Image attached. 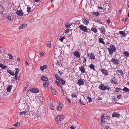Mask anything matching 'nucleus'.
I'll list each match as a JSON object with an SVG mask.
<instances>
[{
    "mask_svg": "<svg viewBox=\"0 0 129 129\" xmlns=\"http://www.w3.org/2000/svg\"><path fill=\"white\" fill-rule=\"evenodd\" d=\"M79 27L80 29L84 32L87 31V27L82 25H81L79 26Z\"/></svg>",
    "mask_w": 129,
    "mask_h": 129,
    "instance_id": "f257e3e1",
    "label": "nucleus"
},
{
    "mask_svg": "<svg viewBox=\"0 0 129 129\" xmlns=\"http://www.w3.org/2000/svg\"><path fill=\"white\" fill-rule=\"evenodd\" d=\"M64 118L63 115L57 116L55 118V120L56 121H60L63 120Z\"/></svg>",
    "mask_w": 129,
    "mask_h": 129,
    "instance_id": "f03ea898",
    "label": "nucleus"
},
{
    "mask_svg": "<svg viewBox=\"0 0 129 129\" xmlns=\"http://www.w3.org/2000/svg\"><path fill=\"white\" fill-rule=\"evenodd\" d=\"M16 14L19 16H22L23 14V12L22 10H17Z\"/></svg>",
    "mask_w": 129,
    "mask_h": 129,
    "instance_id": "7ed1b4c3",
    "label": "nucleus"
},
{
    "mask_svg": "<svg viewBox=\"0 0 129 129\" xmlns=\"http://www.w3.org/2000/svg\"><path fill=\"white\" fill-rule=\"evenodd\" d=\"M106 85L102 84H100L99 87V88L101 90H104L106 89Z\"/></svg>",
    "mask_w": 129,
    "mask_h": 129,
    "instance_id": "20e7f679",
    "label": "nucleus"
},
{
    "mask_svg": "<svg viewBox=\"0 0 129 129\" xmlns=\"http://www.w3.org/2000/svg\"><path fill=\"white\" fill-rule=\"evenodd\" d=\"M111 62L114 64L117 65L119 64L118 62V59L114 58H112L111 60Z\"/></svg>",
    "mask_w": 129,
    "mask_h": 129,
    "instance_id": "39448f33",
    "label": "nucleus"
},
{
    "mask_svg": "<svg viewBox=\"0 0 129 129\" xmlns=\"http://www.w3.org/2000/svg\"><path fill=\"white\" fill-rule=\"evenodd\" d=\"M104 114H103L101 116V123L102 124H104V123L106 119V118L105 117H104Z\"/></svg>",
    "mask_w": 129,
    "mask_h": 129,
    "instance_id": "423d86ee",
    "label": "nucleus"
},
{
    "mask_svg": "<svg viewBox=\"0 0 129 129\" xmlns=\"http://www.w3.org/2000/svg\"><path fill=\"white\" fill-rule=\"evenodd\" d=\"M77 84L79 85H83L84 84V81L82 79H79L78 81Z\"/></svg>",
    "mask_w": 129,
    "mask_h": 129,
    "instance_id": "0eeeda50",
    "label": "nucleus"
},
{
    "mask_svg": "<svg viewBox=\"0 0 129 129\" xmlns=\"http://www.w3.org/2000/svg\"><path fill=\"white\" fill-rule=\"evenodd\" d=\"M112 116L113 117H116L118 118L119 117L120 115L118 113L115 112L113 114H112Z\"/></svg>",
    "mask_w": 129,
    "mask_h": 129,
    "instance_id": "6e6552de",
    "label": "nucleus"
},
{
    "mask_svg": "<svg viewBox=\"0 0 129 129\" xmlns=\"http://www.w3.org/2000/svg\"><path fill=\"white\" fill-rule=\"evenodd\" d=\"M78 127H79V126L78 123H77L75 125L71 126L70 127V128L71 129H75L76 128Z\"/></svg>",
    "mask_w": 129,
    "mask_h": 129,
    "instance_id": "1a4fd4ad",
    "label": "nucleus"
},
{
    "mask_svg": "<svg viewBox=\"0 0 129 129\" xmlns=\"http://www.w3.org/2000/svg\"><path fill=\"white\" fill-rule=\"evenodd\" d=\"M101 71L102 73L105 75H108V73L107 71L104 69H102Z\"/></svg>",
    "mask_w": 129,
    "mask_h": 129,
    "instance_id": "9d476101",
    "label": "nucleus"
},
{
    "mask_svg": "<svg viewBox=\"0 0 129 129\" xmlns=\"http://www.w3.org/2000/svg\"><path fill=\"white\" fill-rule=\"evenodd\" d=\"M49 83V82L48 80L44 81L43 82V86L44 87H47Z\"/></svg>",
    "mask_w": 129,
    "mask_h": 129,
    "instance_id": "9b49d317",
    "label": "nucleus"
},
{
    "mask_svg": "<svg viewBox=\"0 0 129 129\" xmlns=\"http://www.w3.org/2000/svg\"><path fill=\"white\" fill-rule=\"evenodd\" d=\"M111 82L114 84H116L117 83V80L115 77H113L111 79Z\"/></svg>",
    "mask_w": 129,
    "mask_h": 129,
    "instance_id": "f8f14e48",
    "label": "nucleus"
},
{
    "mask_svg": "<svg viewBox=\"0 0 129 129\" xmlns=\"http://www.w3.org/2000/svg\"><path fill=\"white\" fill-rule=\"evenodd\" d=\"M75 56L79 58L80 56V53L78 51H76L74 53Z\"/></svg>",
    "mask_w": 129,
    "mask_h": 129,
    "instance_id": "ddd939ff",
    "label": "nucleus"
},
{
    "mask_svg": "<svg viewBox=\"0 0 129 129\" xmlns=\"http://www.w3.org/2000/svg\"><path fill=\"white\" fill-rule=\"evenodd\" d=\"M116 72L120 76H122L123 74V73L121 70H117L116 71Z\"/></svg>",
    "mask_w": 129,
    "mask_h": 129,
    "instance_id": "4468645a",
    "label": "nucleus"
},
{
    "mask_svg": "<svg viewBox=\"0 0 129 129\" xmlns=\"http://www.w3.org/2000/svg\"><path fill=\"white\" fill-rule=\"evenodd\" d=\"M88 56H89L90 58L92 59H94L95 58L94 54L92 53H91L90 55L88 54Z\"/></svg>",
    "mask_w": 129,
    "mask_h": 129,
    "instance_id": "2eb2a0df",
    "label": "nucleus"
},
{
    "mask_svg": "<svg viewBox=\"0 0 129 129\" xmlns=\"http://www.w3.org/2000/svg\"><path fill=\"white\" fill-rule=\"evenodd\" d=\"M99 29L101 31V32L103 33V34H105V29L104 27L103 26H102Z\"/></svg>",
    "mask_w": 129,
    "mask_h": 129,
    "instance_id": "dca6fc26",
    "label": "nucleus"
},
{
    "mask_svg": "<svg viewBox=\"0 0 129 129\" xmlns=\"http://www.w3.org/2000/svg\"><path fill=\"white\" fill-rule=\"evenodd\" d=\"M30 91L34 93H38L39 90L35 88H31L30 89Z\"/></svg>",
    "mask_w": 129,
    "mask_h": 129,
    "instance_id": "f3484780",
    "label": "nucleus"
},
{
    "mask_svg": "<svg viewBox=\"0 0 129 129\" xmlns=\"http://www.w3.org/2000/svg\"><path fill=\"white\" fill-rule=\"evenodd\" d=\"M6 18L8 20L11 21L13 19V17H11V16H10V15H8L6 16Z\"/></svg>",
    "mask_w": 129,
    "mask_h": 129,
    "instance_id": "a211bd4d",
    "label": "nucleus"
},
{
    "mask_svg": "<svg viewBox=\"0 0 129 129\" xmlns=\"http://www.w3.org/2000/svg\"><path fill=\"white\" fill-rule=\"evenodd\" d=\"M41 80L44 81L48 80L47 78L45 77L44 76H42L41 77Z\"/></svg>",
    "mask_w": 129,
    "mask_h": 129,
    "instance_id": "6ab92c4d",
    "label": "nucleus"
},
{
    "mask_svg": "<svg viewBox=\"0 0 129 129\" xmlns=\"http://www.w3.org/2000/svg\"><path fill=\"white\" fill-rule=\"evenodd\" d=\"M55 83L59 87H60L61 88L62 90L63 91V93L64 94V91H63V90L62 89V87L60 85V84L59 83V82L57 81H55Z\"/></svg>",
    "mask_w": 129,
    "mask_h": 129,
    "instance_id": "aec40b11",
    "label": "nucleus"
},
{
    "mask_svg": "<svg viewBox=\"0 0 129 129\" xmlns=\"http://www.w3.org/2000/svg\"><path fill=\"white\" fill-rule=\"evenodd\" d=\"M83 21L84 23L86 25L88 24L89 23V20L87 19H83Z\"/></svg>",
    "mask_w": 129,
    "mask_h": 129,
    "instance_id": "412c9836",
    "label": "nucleus"
},
{
    "mask_svg": "<svg viewBox=\"0 0 129 129\" xmlns=\"http://www.w3.org/2000/svg\"><path fill=\"white\" fill-rule=\"evenodd\" d=\"M80 70L82 73H84L85 72V69L83 67L81 66L79 68Z\"/></svg>",
    "mask_w": 129,
    "mask_h": 129,
    "instance_id": "4be33fe9",
    "label": "nucleus"
},
{
    "mask_svg": "<svg viewBox=\"0 0 129 129\" xmlns=\"http://www.w3.org/2000/svg\"><path fill=\"white\" fill-rule=\"evenodd\" d=\"M12 86L11 85H8L7 88V91L8 92H10L12 89Z\"/></svg>",
    "mask_w": 129,
    "mask_h": 129,
    "instance_id": "5701e85b",
    "label": "nucleus"
},
{
    "mask_svg": "<svg viewBox=\"0 0 129 129\" xmlns=\"http://www.w3.org/2000/svg\"><path fill=\"white\" fill-rule=\"evenodd\" d=\"M47 67V66L46 65H44L43 66H40V69L42 71H43L44 69H46Z\"/></svg>",
    "mask_w": 129,
    "mask_h": 129,
    "instance_id": "b1692460",
    "label": "nucleus"
},
{
    "mask_svg": "<svg viewBox=\"0 0 129 129\" xmlns=\"http://www.w3.org/2000/svg\"><path fill=\"white\" fill-rule=\"evenodd\" d=\"M59 82L62 85H63L65 84V82L62 79H60L59 80Z\"/></svg>",
    "mask_w": 129,
    "mask_h": 129,
    "instance_id": "393cba45",
    "label": "nucleus"
},
{
    "mask_svg": "<svg viewBox=\"0 0 129 129\" xmlns=\"http://www.w3.org/2000/svg\"><path fill=\"white\" fill-rule=\"evenodd\" d=\"M27 26L26 24H23L20 27L19 29H21L23 28H24Z\"/></svg>",
    "mask_w": 129,
    "mask_h": 129,
    "instance_id": "a878e982",
    "label": "nucleus"
},
{
    "mask_svg": "<svg viewBox=\"0 0 129 129\" xmlns=\"http://www.w3.org/2000/svg\"><path fill=\"white\" fill-rule=\"evenodd\" d=\"M71 24L72 23H71L69 22H67V24L65 26L67 28H68L71 26Z\"/></svg>",
    "mask_w": 129,
    "mask_h": 129,
    "instance_id": "bb28decb",
    "label": "nucleus"
},
{
    "mask_svg": "<svg viewBox=\"0 0 129 129\" xmlns=\"http://www.w3.org/2000/svg\"><path fill=\"white\" fill-rule=\"evenodd\" d=\"M110 47H111V49H112V50L114 52L116 50V49L114 45H112L111 46H110Z\"/></svg>",
    "mask_w": 129,
    "mask_h": 129,
    "instance_id": "cd10ccee",
    "label": "nucleus"
},
{
    "mask_svg": "<svg viewBox=\"0 0 129 129\" xmlns=\"http://www.w3.org/2000/svg\"><path fill=\"white\" fill-rule=\"evenodd\" d=\"M62 107V104L60 103L58 107L57 108V110L59 111H60Z\"/></svg>",
    "mask_w": 129,
    "mask_h": 129,
    "instance_id": "c85d7f7f",
    "label": "nucleus"
},
{
    "mask_svg": "<svg viewBox=\"0 0 129 129\" xmlns=\"http://www.w3.org/2000/svg\"><path fill=\"white\" fill-rule=\"evenodd\" d=\"M8 72L9 73V74L11 75L14 76L15 74L14 72H12L10 70H7Z\"/></svg>",
    "mask_w": 129,
    "mask_h": 129,
    "instance_id": "c756f323",
    "label": "nucleus"
},
{
    "mask_svg": "<svg viewBox=\"0 0 129 129\" xmlns=\"http://www.w3.org/2000/svg\"><path fill=\"white\" fill-rule=\"evenodd\" d=\"M0 67L3 69H5L6 68H7V66H5L3 64L1 63H0Z\"/></svg>",
    "mask_w": 129,
    "mask_h": 129,
    "instance_id": "7c9ffc66",
    "label": "nucleus"
},
{
    "mask_svg": "<svg viewBox=\"0 0 129 129\" xmlns=\"http://www.w3.org/2000/svg\"><path fill=\"white\" fill-rule=\"evenodd\" d=\"M91 30L94 32V33H96L97 32V29L95 27H92L91 29Z\"/></svg>",
    "mask_w": 129,
    "mask_h": 129,
    "instance_id": "2f4dec72",
    "label": "nucleus"
},
{
    "mask_svg": "<svg viewBox=\"0 0 129 129\" xmlns=\"http://www.w3.org/2000/svg\"><path fill=\"white\" fill-rule=\"evenodd\" d=\"M16 71L15 72V75H17L19 73L20 70L18 68H16Z\"/></svg>",
    "mask_w": 129,
    "mask_h": 129,
    "instance_id": "473e14b6",
    "label": "nucleus"
},
{
    "mask_svg": "<svg viewBox=\"0 0 129 129\" xmlns=\"http://www.w3.org/2000/svg\"><path fill=\"white\" fill-rule=\"evenodd\" d=\"M89 67L90 68L93 70H95L94 67L95 66L93 64H91L89 66Z\"/></svg>",
    "mask_w": 129,
    "mask_h": 129,
    "instance_id": "72a5a7b5",
    "label": "nucleus"
},
{
    "mask_svg": "<svg viewBox=\"0 0 129 129\" xmlns=\"http://www.w3.org/2000/svg\"><path fill=\"white\" fill-rule=\"evenodd\" d=\"M80 59L82 60V62L83 63H85L86 60L85 57L83 56H82L81 57Z\"/></svg>",
    "mask_w": 129,
    "mask_h": 129,
    "instance_id": "f704fd0d",
    "label": "nucleus"
},
{
    "mask_svg": "<svg viewBox=\"0 0 129 129\" xmlns=\"http://www.w3.org/2000/svg\"><path fill=\"white\" fill-rule=\"evenodd\" d=\"M26 112L25 111H23L20 112L19 114V115L21 116L23 115H25L26 114Z\"/></svg>",
    "mask_w": 129,
    "mask_h": 129,
    "instance_id": "c9c22d12",
    "label": "nucleus"
},
{
    "mask_svg": "<svg viewBox=\"0 0 129 129\" xmlns=\"http://www.w3.org/2000/svg\"><path fill=\"white\" fill-rule=\"evenodd\" d=\"M124 91L127 92L129 91V89L126 87H124L123 89Z\"/></svg>",
    "mask_w": 129,
    "mask_h": 129,
    "instance_id": "e433bc0d",
    "label": "nucleus"
},
{
    "mask_svg": "<svg viewBox=\"0 0 129 129\" xmlns=\"http://www.w3.org/2000/svg\"><path fill=\"white\" fill-rule=\"evenodd\" d=\"M99 42L101 43H103L104 44H105V43L103 40V39L102 38H100L99 40Z\"/></svg>",
    "mask_w": 129,
    "mask_h": 129,
    "instance_id": "4c0bfd02",
    "label": "nucleus"
},
{
    "mask_svg": "<svg viewBox=\"0 0 129 129\" xmlns=\"http://www.w3.org/2000/svg\"><path fill=\"white\" fill-rule=\"evenodd\" d=\"M108 51L110 54L112 55L113 54V51L110 48H108Z\"/></svg>",
    "mask_w": 129,
    "mask_h": 129,
    "instance_id": "58836bf2",
    "label": "nucleus"
},
{
    "mask_svg": "<svg viewBox=\"0 0 129 129\" xmlns=\"http://www.w3.org/2000/svg\"><path fill=\"white\" fill-rule=\"evenodd\" d=\"M51 92L54 95H55L56 94V91L53 89H51Z\"/></svg>",
    "mask_w": 129,
    "mask_h": 129,
    "instance_id": "ea45409f",
    "label": "nucleus"
},
{
    "mask_svg": "<svg viewBox=\"0 0 129 129\" xmlns=\"http://www.w3.org/2000/svg\"><path fill=\"white\" fill-rule=\"evenodd\" d=\"M124 54L125 56H126V57H127L128 56H129V53H128V51H125L124 53Z\"/></svg>",
    "mask_w": 129,
    "mask_h": 129,
    "instance_id": "a19ab883",
    "label": "nucleus"
},
{
    "mask_svg": "<svg viewBox=\"0 0 129 129\" xmlns=\"http://www.w3.org/2000/svg\"><path fill=\"white\" fill-rule=\"evenodd\" d=\"M87 99L88 100V101L89 102H91L92 101V99L89 96H87Z\"/></svg>",
    "mask_w": 129,
    "mask_h": 129,
    "instance_id": "79ce46f5",
    "label": "nucleus"
},
{
    "mask_svg": "<svg viewBox=\"0 0 129 129\" xmlns=\"http://www.w3.org/2000/svg\"><path fill=\"white\" fill-rule=\"evenodd\" d=\"M65 39V38L61 36L60 37V39L59 40L61 41V42H62L63 41V40Z\"/></svg>",
    "mask_w": 129,
    "mask_h": 129,
    "instance_id": "37998d69",
    "label": "nucleus"
},
{
    "mask_svg": "<svg viewBox=\"0 0 129 129\" xmlns=\"http://www.w3.org/2000/svg\"><path fill=\"white\" fill-rule=\"evenodd\" d=\"M51 44V42H50V41H48L47 43V46L48 47H50V46Z\"/></svg>",
    "mask_w": 129,
    "mask_h": 129,
    "instance_id": "c03bdc74",
    "label": "nucleus"
},
{
    "mask_svg": "<svg viewBox=\"0 0 129 129\" xmlns=\"http://www.w3.org/2000/svg\"><path fill=\"white\" fill-rule=\"evenodd\" d=\"M20 125V123L19 122H17V124H14V126H16L17 127H19Z\"/></svg>",
    "mask_w": 129,
    "mask_h": 129,
    "instance_id": "a18cd8bd",
    "label": "nucleus"
},
{
    "mask_svg": "<svg viewBox=\"0 0 129 129\" xmlns=\"http://www.w3.org/2000/svg\"><path fill=\"white\" fill-rule=\"evenodd\" d=\"M31 10L30 7H28L27 8V11L28 13L30 12Z\"/></svg>",
    "mask_w": 129,
    "mask_h": 129,
    "instance_id": "49530a36",
    "label": "nucleus"
},
{
    "mask_svg": "<svg viewBox=\"0 0 129 129\" xmlns=\"http://www.w3.org/2000/svg\"><path fill=\"white\" fill-rule=\"evenodd\" d=\"M50 108L51 110H53L54 109V107L52 103L51 104L50 106Z\"/></svg>",
    "mask_w": 129,
    "mask_h": 129,
    "instance_id": "de8ad7c7",
    "label": "nucleus"
},
{
    "mask_svg": "<svg viewBox=\"0 0 129 129\" xmlns=\"http://www.w3.org/2000/svg\"><path fill=\"white\" fill-rule=\"evenodd\" d=\"M55 77L57 80H58V81L60 80L59 79L60 78V77L57 74L56 75Z\"/></svg>",
    "mask_w": 129,
    "mask_h": 129,
    "instance_id": "09e8293b",
    "label": "nucleus"
},
{
    "mask_svg": "<svg viewBox=\"0 0 129 129\" xmlns=\"http://www.w3.org/2000/svg\"><path fill=\"white\" fill-rule=\"evenodd\" d=\"M121 90V89L120 88H117L116 89V91L117 92H119Z\"/></svg>",
    "mask_w": 129,
    "mask_h": 129,
    "instance_id": "8fccbe9b",
    "label": "nucleus"
},
{
    "mask_svg": "<svg viewBox=\"0 0 129 129\" xmlns=\"http://www.w3.org/2000/svg\"><path fill=\"white\" fill-rule=\"evenodd\" d=\"M8 56L9 58L10 59H12L13 57V56L11 54H8Z\"/></svg>",
    "mask_w": 129,
    "mask_h": 129,
    "instance_id": "3c124183",
    "label": "nucleus"
},
{
    "mask_svg": "<svg viewBox=\"0 0 129 129\" xmlns=\"http://www.w3.org/2000/svg\"><path fill=\"white\" fill-rule=\"evenodd\" d=\"M71 96L72 98L77 97V96L75 94L73 93L71 95Z\"/></svg>",
    "mask_w": 129,
    "mask_h": 129,
    "instance_id": "603ef678",
    "label": "nucleus"
},
{
    "mask_svg": "<svg viewBox=\"0 0 129 129\" xmlns=\"http://www.w3.org/2000/svg\"><path fill=\"white\" fill-rule=\"evenodd\" d=\"M66 98L68 100V102L70 104L71 103V101H70V100L67 97H66Z\"/></svg>",
    "mask_w": 129,
    "mask_h": 129,
    "instance_id": "864d4df0",
    "label": "nucleus"
},
{
    "mask_svg": "<svg viewBox=\"0 0 129 129\" xmlns=\"http://www.w3.org/2000/svg\"><path fill=\"white\" fill-rule=\"evenodd\" d=\"M93 14L95 15L96 16H97L99 15V13L98 12H94Z\"/></svg>",
    "mask_w": 129,
    "mask_h": 129,
    "instance_id": "5fc2aeb1",
    "label": "nucleus"
},
{
    "mask_svg": "<svg viewBox=\"0 0 129 129\" xmlns=\"http://www.w3.org/2000/svg\"><path fill=\"white\" fill-rule=\"evenodd\" d=\"M122 96V95L121 94H119L117 96V98L118 99H120V98H121Z\"/></svg>",
    "mask_w": 129,
    "mask_h": 129,
    "instance_id": "6e6d98bb",
    "label": "nucleus"
},
{
    "mask_svg": "<svg viewBox=\"0 0 129 129\" xmlns=\"http://www.w3.org/2000/svg\"><path fill=\"white\" fill-rule=\"evenodd\" d=\"M106 89H107L108 90H109L111 89L108 86H107L106 85Z\"/></svg>",
    "mask_w": 129,
    "mask_h": 129,
    "instance_id": "4d7b16f0",
    "label": "nucleus"
},
{
    "mask_svg": "<svg viewBox=\"0 0 129 129\" xmlns=\"http://www.w3.org/2000/svg\"><path fill=\"white\" fill-rule=\"evenodd\" d=\"M125 33V32H124L123 31H120L119 32L120 34H121L124 35V34Z\"/></svg>",
    "mask_w": 129,
    "mask_h": 129,
    "instance_id": "13d9d810",
    "label": "nucleus"
},
{
    "mask_svg": "<svg viewBox=\"0 0 129 129\" xmlns=\"http://www.w3.org/2000/svg\"><path fill=\"white\" fill-rule=\"evenodd\" d=\"M79 102L82 105H84V104H83V102L81 101V100H79Z\"/></svg>",
    "mask_w": 129,
    "mask_h": 129,
    "instance_id": "bf43d9fd",
    "label": "nucleus"
},
{
    "mask_svg": "<svg viewBox=\"0 0 129 129\" xmlns=\"http://www.w3.org/2000/svg\"><path fill=\"white\" fill-rule=\"evenodd\" d=\"M56 65H58L59 66H60L59 65V62L57 60V63H56Z\"/></svg>",
    "mask_w": 129,
    "mask_h": 129,
    "instance_id": "052dcab7",
    "label": "nucleus"
},
{
    "mask_svg": "<svg viewBox=\"0 0 129 129\" xmlns=\"http://www.w3.org/2000/svg\"><path fill=\"white\" fill-rule=\"evenodd\" d=\"M40 55L41 56H43L44 55V53L42 52H40Z\"/></svg>",
    "mask_w": 129,
    "mask_h": 129,
    "instance_id": "680f3d73",
    "label": "nucleus"
},
{
    "mask_svg": "<svg viewBox=\"0 0 129 129\" xmlns=\"http://www.w3.org/2000/svg\"><path fill=\"white\" fill-rule=\"evenodd\" d=\"M69 29H67L66 30L65 33H69Z\"/></svg>",
    "mask_w": 129,
    "mask_h": 129,
    "instance_id": "e2e57ef3",
    "label": "nucleus"
},
{
    "mask_svg": "<svg viewBox=\"0 0 129 129\" xmlns=\"http://www.w3.org/2000/svg\"><path fill=\"white\" fill-rule=\"evenodd\" d=\"M110 20L109 19H108L107 20V22H108V23H110Z\"/></svg>",
    "mask_w": 129,
    "mask_h": 129,
    "instance_id": "0e129e2a",
    "label": "nucleus"
},
{
    "mask_svg": "<svg viewBox=\"0 0 129 129\" xmlns=\"http://www.w3.org/2000/svg\"><path fill=\"white\" fill-rule=\"evenodd\" d=\"M109 128V126H106L105 127V128L104 129H108V128Z\"/></svg>",
    "mask_w": 129,
    "mask_h": 129,
    "instance_id": "69168bd1",
    "label": "nucleus"
},
{
    "mask_svg": "<svg viewBox=\"0 0 129 129\" xmlns=\"http://www.w3.org/2000/svg\"><path fill=\"white\" fill-rule=\"evenodd\" d=\"M34 19H31L30 20L29 22H33L34 21Z\"/></svg>",
    "mask_w": 129,
    "mask_h": 129,
    "instance_id": "338daca9",
    "label": "nucleus"
},
{
    "mask_svg": "<svg viewBox=\"0 0 129 129\" xmlns=\"http://www.w3.org/2000/svg\"><path fill=\"white\" fill-rule=\"evenodd\" d=\"M25 65L26 66H28V63H27V61H26L25 62Z\"/></svg>",
    "mask_w": 129,
    "mask_h": 129,
    "instance_id": "774afa93",
    "label": "nucleus"
}]
</instances>
